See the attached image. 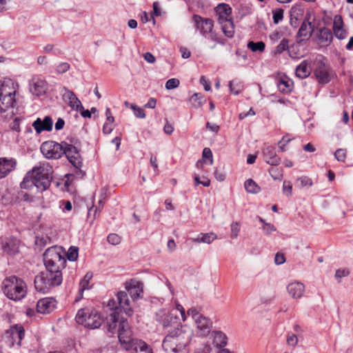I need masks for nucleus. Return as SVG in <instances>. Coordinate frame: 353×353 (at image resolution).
<instances>
[{"label":"nucleus","mask_w":353,"mask_h":353,"mask_svg":"<svg viewBox=\"0 0 353 353\" xmlns=\"http://www.w3.org/2000/svg\"><path fill=\"white\" fill-rule=\"evenodd\" d=\"M43 261L46 270L35 276L34 287L37 292L45 294L61 284V270L65 268L66 260L62 254L61 248L54 246L46 250Z\"/></svg>","instance_id":"obj_1"},{"label":"nucleus","mask_w":353,"mask_h":353,"mask_svg":"<svg viewBox=\"0 0 353 353\" xmlns=\"http://www.w3.org/2000/svg\"><path fill=\"white\" fill-rule=\"evenodd\" d=\"M52 172V168L48 164L35 166L26 173L20 183V187L26 190L35 187L38 192H43L48 189L51 184Z\"/></svg>","instance_id":"obj_2"},{"label":"nucleus","mask_w":353,"mask_h":353,"mask_svg":"<svg viewBox=\"0 0 353 353\" xmlns=\"http://www.w3.org/2000/svg\"><path fill=\"white\" fill-rule=\"evenodd\" d=\"M192 334L191 329L181 325L169 332L162 347L167 353H186L185 347L190 344Z\"/></svg>","instance_id":"obj_3"},{"label":"nucleus","mask_w":353,"mask_h":353,"mask_svg":"<svg viewBox=\"0 0 353 353\" xmlns=\"http://www.w3.org/2000/svg\"><path fill=\"white\" fill-rule=\"evenodd\" d=\"M215 12L223 33L227 37L232 38L234 34V25L231 7L226 3H219L215 8Z\"/></svg>","instance_id":"obj_4"},{"label":"nucleus","mask_w":353,"mask_h":353,"mask_svg":"<svg viewBox=\"0 0 353 353\" xmlns=\"http://www.w3.org/2000/svg\"><path fill=\"white\" fill-rule=\"evenodd\" d=\"M192 21L194 28L199 31L204 38L216 43L225 44V40L219 37L213 30L214 23L211 19L203 18L199 15L194 14L192 17Z\"/></svg>","instance_id":"obj_5"},{"label":"nucleus","mask_w":353,"mask_h":353,"mask_svg":"<svg viewBox=\"0 0 353 353\" xmlns=\"http://www.w3.org/2000/svg\"><path fill=\"white\" fill-rule=\"evenodd\" d=\"M3 284V293L10 299L21 300L26 294V285L21 279L14 276H10L4 281Z\"/></svg>","instance_id":"obj_6"},{"label":"nucleus","mask_w":353,"mask_h":353,"mask_svg":"<svg viewBox=\"0 0 353 353\" xmlns=\"http://www.w3.org/2000/svg\"><path fill=\"white\" fill-rule=\"evenodd\" d=\"M77 323L90 329L99 327L102 324V319L100 314L91 308L80 309L76 315Z\"/></svg>","instance_id":"obj_7"},{"label":"nucleus","mask_w":353,"mask_h":353,"mask_svg":"<svg viewBox=\"0 0 353 353\" xmlns=\"http://www.w3.org/2000/svg\"><path fill=\"white\" fill-rule=\"evenodd\" d=\"M117 334L122 347L127 351H130L134 344L140 340L132 337V330L127 321H120Z\"/></svg>","instance_id":"obj_8"},{"label":"nucleus","mask_w":353,"mask_h":353,"mask_svg":"<svg viewBox=\"0 0 353 353\" xmlns=\"http://www.w3.org/2000/svg\"><path fill=\"white\" fill-rule=\"evenodd\" d=\"M16 90L14 85L5 87L1 88L0 92V112H6L11 110V113L13 114V108L17 105L15 99Z\"/></svg>","instance_id":"obj_9"},{"label":"nucleus","mask_w":353,"mask_h":353,"mask_svg":"<svg viewBox=\"0 0 353 353\" xmlns=\"http://www.w3.org/2000/svg\"><path fill=\"white\" fill-rule=\"evenodd\" d=\"M63 142L59 143L53 141H45L41 144V151L47 159H59L64 153Z\"/></svg>","instance_id":"obj_10"},{"label":"nucleus","mask_w":353,"mask_h":353,"mask_svg":"<svg viewBox=\"0 0 353 353\" xmlns=\"http://www.w3.org/2000/svg\"><path fill=\"white\" fill-rule=\"evenodd\" d=\"M312 14L310 12H307L304 19L299 28V30L296 34L297 42L301 43L302 41L308 40L314 30V26L311 21Z\"/></svg>","instance_id":"obj_11"},{"label":"nucleus","mask_w":353,"mask_h":353,"mask_svg":"<svg viewBox=\"0 0 353 353\" xmlns=\"http://www.w3.org/2000/svg\"><path fill=\"white\" fill-rule=\"evenodd\" d=\"M64 144L63 154L65 155L68 161L71 164L76 168H79L82 165V159L79 153V150L74 145L63 142Z\"/></svg>","instance_id":"obj_12"},{"label":"nucleus","mask_w":353,"mask_h":353,"mask_svg":"<svg viewBox=\"0 0 353 353\" xmlns=\"http://www.w3.org/2000/svg\"><path fill=\"white\" fill-rule=\"evenodd\" d=\"M125 288L134 301L143 296V284L139 281L131 279L126 281L125 283Z\"/></svg>","instance_id":"obj_13"},{"label":"nucleus","mask_w":353,"mask_h":353,"mask_svg":"<svg viewBox=\"0 0 353 353\" xmlns=\"http://www.w3.org/2000/svg\"><path fill=\"white\" fill-rule=\"evenodd\" d=\"M121 321H125V319H120L119 313L114 312L111 313L107 318L105 327L106 328V332L110 336L118 333V328L119 327V323Z\"/></svg>","instance_id":"obj_14"},{"label":"nucleus","mask_w":353,"mask_h":353,"mask_svg":"<svg viewBox=\"0 0 353 353\" xmlns=\"http://www.w3.org/2000/svg\"><path fill=\"white\" fill-rule=\"evenodd\" d=\"M196 327V333L201 336H205L210 334L212 327V322L211 320L205 316H200L194 321Z\"/></svg>","instance_id":"obj_15"},{"label":"nucleus","mask_w":353,"mask_h":353,"mask_svg":"<svg viewBox=\"0 0 353 353\" xmlns=\"http://www.w3.org/2000/svg\"><path fill=\"white\" fill-rule=\"evenodd\" d=\"M8 337H10L12 342V345L16 343L19 347L21 345V341L25 336V330L22 325H14L6 332Z\"/></svg>","instance_id":"obj_16"},{"label":"nucleus","mask_w":353,"mask_h":353,"mask_svg":"<svg viewBox=\"0 0 353 353\" xmlns=\"http://www.w3.org/2000/svg\"><path fill=\"white\" fill-rule=\"evenodd\" d=\"M1 248L9 256H14L19 252V241L16 238H6L2 240Z\"/></svg>","instance_id":"obj_17"},{"label":"nucleus","mask_w":353,"mask_h":353,"mask_svg":"<svg viewBox=\"0 0 353 353\" xmlns=\"http://www.w3.org/2000/svg\"><path fill=\"white\" fill-rule=\"evenodd\" d=\"M117 298L120 310H123L128 316H132L133 310L130 306V301L128 299V293L125 291H120L117 293ZM116 309L119 310V307H116Z\"/></svg>","instance_id":"obj_18"},{"label":"nucleus","mask_w":353,"mask_h":353,"mask_svg":"<svg viewBox=\"0 0 353 353\" xmlns=\"http://www.w3.org/2000/svg\"><path fill=\"white\" fill-rule=\"evenodd\" d=\"M16 166L17 161L14 159L0 158V179L5 178L16 168Z\"/></svg>","instance_id":"obj_19"},{"label":"nucleus","mask_w":353,"mask_h":353,"mask_svg":"<svg viewBox=\"0 0 353 353\" xmlns=\"http://www.w3.org/2000/svg\"><path fill=\"white\" fill-rule=\"evenodd\" d=\"M263 155L264 161L271 165H277L280 163L281 159L276 155V148L272 145L265 146Z\"/></svg>","instance_id":"obj_20"},{"label":"nucleus","mask_w":353,"mask_h":353,"mask_svg":"<svg viewBox=\"0 0 353 353\" xmlns=\"http://www.w3.org/2000/svg\"><path fill=\"white\" fill-rule=\"evenodd\" d=\"M52 125V119L49 116L45 117L43 120L40 118H37L32 123V126L37 134H40L43 131H51Z\"/></svg>","instance_id":"obj_21"},{"label":"nucleus","mask_w":353,"mask_h":353,"mask_svg":"<svg viewBox=\"0 0 353 353\" xmlns=\"http://www.w3.org/2000/svg\"><path fill=\"white\" fill-rule=\"evenodd\" d=\"M56 307V301L51 297L40 299L37 304V312L41 314H48Z\"/></svg>","instance_id":"obj_22"},{"label":"nucleus","mask_w":353,"mask_h":353,"mask_svg":"<svg viewBox=\"0 0 353 353\" xmlns=\"http://www.w3.org/2000/svg\"><path fill=\"white\" fill-rule=\"evenodd\" d=\"M48 89L46 81L40 79H33L30 83V92L37 97L44 94Z\"/></svg>","instance_id":"obj_23"},{"label":"nucleus","mask_w":353,"mask_h":353,"mask_svg":"<svg viewBox=\"0 0 353 353\" xmlns=\"http://www.w3.org/2000/svg\"><path fill=\"white\" fill-rule=\"evenodd\" d=\"M314 75L318 82L321 84L328 83L331 80L327 68L321 61L318 63V65L314 70Z\"/></svg>","instance_id":"obj_24"},{"label":"nucleus","mask_w":353,"mask_h":353,"mask_svg":"<svg viewBox=\"0 0 353 353\" xmlns=\"http://www.w3.org/2000/svg\"><path fill=\"white\" fill-rule=\"evenodd\" d=\"M176 316H174L169 311L161 309L156 313V320L161 323L164 327H167L171 325L172 322L176 321Z\"/></svg>","instance_id":"obj_25"},{"label":"nucleus","mask_w":353,"mask_h":353,"mask_svg":"<svg viewBox=\"0 0 353 353\" xmlns=\"http://www.w3.org/2000/svg\"><path fill=\"white\" fill-rule=\"evenodd\" d=\"M63 97L65 100L68 101L69 105L72 109H75L77 111L83 109L81 101L77 98L74 92L65 87L63 88Z\"/></svg>","instance_id":"obj_26"},{"label":"nucleus","mask_w":353,"mask_h":353,"mask_svg":"<svg viewBox=\"0 0 353 353\" xmlns=\"http://www.w3.org/2000/svg\"><path fill=\"white\" fill-rule=\"evenodd\" d=\"M287 290L292 298L299 299L305 291V285L300 282H292L288 285Z\"/></svg>","instance_id":"obj_27"},{"label":"nucleus","mask_w":353,"mask_h":353,"mask_svg":"<svg viewBox=\"0 0 353 353\" xmlns=\"http://www.w3.org/2000/svg\"><path fill=\"white\" fill-rule=\"evenodd\" d=\"M317 37L321 43L328 46L331 43L333 39V34L330 29L322 28L319 30Z\"/></svg>","instance_id":"obj_28"},{"label":"nucleus","mask_w":353,"mask_h":353,"mask_svg":"<svg viewBox=\"0 0 353 353\" xmlns=\"http://www.w3.org/2000/svg\"><path fill=\"white\" fill-rule=\"evenodd\" d=\"M310 68L307 61H303L296 68V75L299 78L304 79L310 74Z\"/></svg>","instance_id":"obj_29"},{"label":"nucleus","mask_w":353,"mask_h":353,"mask_svg":"<svg viewBox=\"0 0 353 353\" xmlns=\"http://www.w3.org/2000/svg\"><path fill=\"white\" fill-rule=\"evenodd\" d=\"M217 238L216 234L213 232L210 233H201L196 238H192L191 240L194 243H204L207 244L211 243Z\"/></svg>","instance_id":"obj_30"},{"label":"nucleus","mask_w":353,"mask_h":353,"mask_svg":"<svg viewBox=\"0 0 353 353\" xmlns=\"http://www.w3.org/2000/svg\"><path fill=\"white\" fill-rule=\"evenodd\" d=\"M132 353H153L152 348L143 341L139 340L132 347Z\"/></svg>","instance_id":"obj_31"},{"label":"nucleus","mask_w":353,"mask_h":353,"mask_svg":"<svg viewBox=\"0 0 353 353\" xmlns=\"http://www.w3.org/2000/svg\"><path fill=\"white\" fill-rule=\"evenodd\" d=\"M214 343L217 347H223L227 344V336L221 332H214Z\"/></svg>","instance_id":"obj_32"},{"label":"nucleus","mask_w":353,"mask_h":353,"mask_svg":"<svg viewBox=\"0 0 353 353\" xmlns=\"http://www.w3.org/2000/svg\"><path fill=\"white\" fill-rule=\"evenodd\" d=\"M244 187L248 193L257 194L261 191L260 187L252 179L245 181Z\"/></svg>","instance_id":"obj_33"},{"label":"nucleus","mask_w":353,"mask_h":353,"mask_svg":"<svg viewBox=\"0 0 353 353\" xmlns=\"http://www.w3.org/2000/svg\"><path fill=\"white\" fill-rule=\"evenodd\" d=\"M279 90L283 93H288L292 89V82L290 79H281L278 83Z\"/></svg>","instance_id":"obj_34"},{"label":"nucleus","mask_w":353,"mask_h":353,"mask_svg":"<svg viewBox=\"0 0 353 353\" xmlns=\"http://www.w3.org/2000/svg\"><path fill=\"white\" fill-rule=\"evenodd\" d=\"M204 101L203 97L198 93H194L190 99V102L195 108L201 107Z\"/></svg>","instance_id":"obj_35"},{"label":"nucleus","mask_w":353,"mask_h":353,"mask_svg":"<svg viewBox=\"0 0 353 353\" xmlns=\"http://www.w3.org/2000/svg\"><path fill=\"white\" fill-rule=\"evenodd\" d=\"M248 48L250 49L252 52H263L265 48V43L263 41H250L248 43Z\"/></svg>","instance_id":"obj_36"},{"label":"nucleus","mask_w":353,"mask_h":353,"mask_svg":"<svg viewBox=\"0 0 353 353\" xmlns=\"http://www.w3.org/2000/svg\"><path fill=\"white\" fill-rule=\"evenodd\" d=\"M289 47V40L283 39L280 43L276 47L274 54H281L285 50H288Z\"/></svg>","instance_id":"obj_37"},{"label":"nucleus","mask_w":353,"mask_h":353,"mask_svg":"<svg viewBox=\"0 0 353 353\" xmlns=\"http://www.w3.org/2000/svg\"><path fill=\"white\" fill-rule=\"evenodd\" d=\"M269 173L274 180L281 181L283 179L282 170L276 167L270 168Z\"/></svg>","instance_id":"obj_38"},{"label":"nucleus","mask_w":353,"mask_h":353,"mask_svg":"<svg viewBox=\"0 0 353 353\" xmlns=\"http://www.w3.org/2000/svg\"><path fill=\"white\" fill-rule=\"evenodd\" d=\"M103 207V201L101 200H99V206H92L88 211V216L90 217L91 216V214L93 212V219H95L97 216L99 215V213L101 210V209Z\"/></svg>","instance_id":"obj_39"},{"label":"nucleus","mask_w":353,"mask_h":353,"mask_svg":"<svg viewBox=\"0 0 353 353\" xmlns=\"http://www.w3.org/2000/svg\"><path fill=\"white\" fill-rule=\"evenodd\" d=\"M78 251L79 249L77 247L72 246L69 248L68 252L67 253V258L70 261H75L78 258Z\"/></svg>","instance_id":"obj_40"},{"label":"nucleus","mask_w":353,"mask_h":353,"mask_svg":"<svg viewBox=\"0 0 353 353\" xmlns=\"http://www.w3.org/2000/svg\"><path fill=\"white\" fill-rule=\"evenodd\" d=\"M92 278V274L88 272L80 282V290L83 291L89 288V281Z\"/></svg>","instance_id":"obj_41"},{"label":"nucleus","mask_w":353,"mask_h":353,"mask_svg":"<svg viewBox=\"0 0 353 353\" xmlns=\"http://www.w3.org/2000/svg\"><path fill=\"white\" fill-rule=\"evenodd\" d=\"M283 10L281 8L276 9L272 11L273 14V21L275 24L279 23L280 21H281L283 19Z\"/></svg>","instance_id":"obj_42"},{"label":"nucleus","mask_w":353,"mask_h":353,"mask_svg":"<svg viewBox=\"0 0 353 353\" xmlns=\"http://www.w3.org/2000/svg\"><path fill=\"white\" fill-rule=\"evenodd\" d=\"M180 84V81L178 79L172 78L168 79L165 83V88L167 90H172L176 88Z\"/></svg>","instance_id":"obj_43"},{"label":"nucleus","mask_w":353,"mask_h":353,"mask_svg":"<svg viewBox=\"0 0 353 353\" xmlns=\"http://www.w3.org/2000/svg\"><path fill=\"white\" fill-rule=\"evenodd\" d=\"M70 68V65L67 62L60 63L56 68V72L58 74H63L68 71Z\"/></svg>","instance_id":"obj_44"},{"label":"nucleus","mask_w":353,"mask_h":353,"mask_svg":"<svg viewBox=\"0 0 353 353\" xmlns=\"http://www.w3.org/2000/svg\"><path fill=\"white\" fill-rule=\"evenodd\" d=\"M283 192L287 196H290L292 194V185L290 181H284L283 183Z\"/></svg>","instance_id":"obj_45"},{"label":"nucleus","mask_w":353,"mask_h":353,"mask_svg":"<svg viewBox=\"0 0 353 353\" xmlns=\"http://www.w3.org/2000/svg\"><path fill=\"white\" fill-rule=\"evenodd\" d=\"M130 108L133 110L134 115L141 119H143L145 117V113L144 112L143 110L138 107L135 105H130Z\"/></svg>","instance_id":"obj_46"},{"label":"nucleus","mask_w":353,"mask_h":353,"mask_svg":"<svg viewBox=\"0 0 353 353\" xmlns=\"http://www.w3.org/2000/svg\"><path fill=\"white\" fill-rule=\"evenodd\" d=\"M108 241L112 244V245H118L121 242V238L120 236L117 234H110L108 236Z\"/></svg>","instance_id":"obj_47"},{"label":"nucleus","mask_w":353,"mask_h":353,"mask_svg":"<svg viewBox=\"0 0 353 353\" xmlns=\"http://www.w3.org/2000/svg\"><path fill=\"white\" fill-rule=\"evenodd\" d=\"M187 314L188 316H191L194 321L196 320V319H199V317L200 318V316H203V314H201L200 313L199 310H198L196 307H190L188 310Z\"/></svg>","instance_id":"obj_48"},{"label":"nucleus","mask_w":353,"mask_h":353,"mask_svg":"<svg viewBox=\"0 0 353 353\" xmlns=\"http://www.w3.org/2000/svg\"><path fill=\"white\" fill-rule=\"evenodd\" d=\"M334 157L337 161L344 162L346 158V151L343 149H338L334 152Z\"/></svg>","instance_id":"obj_49"},{"label":"nucleus","mask_w":353,"mask_h":353,"mask_svg":"<svg viewBox=\"0 0 353 353\" xmlns=\"http://www.w3.org/2000/svg\"><path fill=\"white\" fill-rule=\"evenodd\" d=\"M343 22L341 15H336L333 22V30L343 28Z\"/></svg>","instance_id":"obj_50"},{"label":"nucleus","mask_w":353,"mask_h":353,"mask_svg":"<svg viewBox=\"0 0 353 353\" xmlns=\"http://www.w3.org/2000/svg\"><path fill=\"white\" fill-rule=\"evenodd\" d=\"M297 181L301 183V187H311L313 184L312 179L306 176L298 178Z\"/></svg>","instance_id":"obj_51"},{"label":"nucleus","mask_w":353,"mask_h":353,"mask_svg":"<svg viewBox=\"0 0 353 353\" xmlns=\"http://www.w3.org/2000/svg\"><path fill=\"white\" fill-rule=\"evenodd\" d=\"M240 230L239 224L237 222H233L231 224V237L235 239L238 236Z\"/></svg>","instance_id":"obj_52"},{"label":"nucleus","mask_w":353,"mask_h":353,"mask_svg":"<svg viewBox=\"0 0 353 353\" xmlns=\"http://www.w3.org/2000/svg\"><path fill=\"white\" fill-rule=\"evenodd\" d=\"M202 156L203 159L209 160L210 165L213 163L212 152L210 148H205L203 150Z\"/></svg>","instance_id":"obj_53"},{"label":"nucleus","mask_w":353,"mask_h":353,"mask_svg":"<svg viewBox=\"0 0 353 353\" xmlns=\"http://www.w3.org/2000/svg\"><path fill=\"white\" fill-rule=\"evenodd\" d=\"M298 337L296 334H292L288 335L287 338V343L288 345L295 347L298 343Z\"/></svg>","instance_id":"obj_54"},{"label":"nucleus","mask_w":353,"mask_h":353,"mask_svg":"<svg viewBox=\"0 0 353 353\" xmlns=\"http://www.w3.org/2000/svg\"><path fill=\"white\" fill-rule=\"evenodd\" d=\"M229 87L230 92L234 94H238L241 91V85L239 83L235 84L234 81H230Z\"/></svg>","instance_id":"obj_55"},{"label":"nucleus","mask_w":353,"mask_h":353,"mask_svg":"<svg viewBox=\"0 0 353 353\" xmlns=\"http://www.w3.org/2000/svg\"><path fill=\"white\" fill-rule=\"evenodd\" d=\"M350 274V271L348 269H339L335 272V278L336 279H341L343 277L347 276Z\"/></svg>","instance_id":"obj_56"},{"label":"nucleus","mask_w":353,"mask_h":353,"mask_svg":"<svg viewBox=\"0 0 353 353\" xmlns=\"http://www.w3.org/2000/svg\"><path fill=\"white\" fill-rule=\"evenodd\" d=\"M276 228L274 225L271 223H265L264 225H263V230L266 234H270L272 232L276 231Z\"/></svg>","instance_id":"obj_57"},{"label":"nucleus","mask_w":353,"mask_h":353,"mask_svg":"<svg viewBox=\"0 0 353 353\" xmlns=\"http://www.w3.org/2000/svg\"><path fill=\"white\" fill-rule=\"evenodd\" d=\"M113 130V122L106 121L103 127L104 134H110Z\"/></svg>","instance_id":"obj_58"},{"label":"nucleus","mask_w":353,"mask_h":353,"mask_svg":"<svg viewBox=\"0 0 353 353\" xmlns=\"http://www.w3.org/2000/svg\"><path fill=\"white\" fill-rule=\"evenodd\" d=\"M274 262L276 265H282L285 262V258L283 254L277 252L274 257Z\"/></svg>","instance_id":"obj_59"},{"label":"nucleus","mask_w":353,"mask_h":353,"mask_svg":"<svg viewBox=\"0 0 353 353\" xmlns=\"http://www.w3.org/2000/svg\"><path fill=\"white\" fill-rule=\"evenodd\" d=\"M335 37L339 39H343L346 37V32L343 29H337L333 30Z\"/></svg>","instance_id":"obj_60"},{"label":"nucleus","mask_w":353,"mask_h":353,"mask_svg":"<svg viewBox=\"0 0 353 353\" xmlns=\"http://www.w3.org/2000/svg\"><path fill=\"white\" fill-rule=\"evenodd\" d=\"M211 350V347L209 345H203L196 349L194 353H210Z\"/></svg>","instance_id":"obj_61"},{"label":"nucleus","mask_w":353,"mask_h":353,"mask_svg":"<svg viewBox=\"0 0 353 353\" xmlns=\"http://www.w3.org/2000/svg\"><path fill=\"white\" fill-rule=\"evenodd\" d=\"M143 57H144V59L150 63H153L156 61L154 56L150 52H145L143 54Z\"/></svg>","instance_id":"obj_62"},{"label":"nucleus","mask_w":353,"mask_h":353,"mask_svg":"<svg viewBox=\"0 0 353 353\" xmlns=\"http://www.w3.org/2000/svg\"><path fill=\"white\" fill-rule=\"evenodd\" d=\"M254 115H255V112L253 110L252 108H250L249 110V111H248L246 112L240 113L239 115V119L243 120L248 116H254Z\"/></svg>","instance_id":"obj_63"},{"label":"nucleus","mask_w":353,"mask_h":353,"mask_svg":"<svg viewBox=\"0 0 353 353\" xmlns=\"http://www.w3.org/2000/svg\"><path fill=\"white\" fill-rule=\"evenodd\" d=\"M206 128L216 133H217L218 131L219 130V126L218 125L214 124V123H211L210 122H208L206 123Z\"/></svg>","instance_id":"obj_64"}]
</instances>
